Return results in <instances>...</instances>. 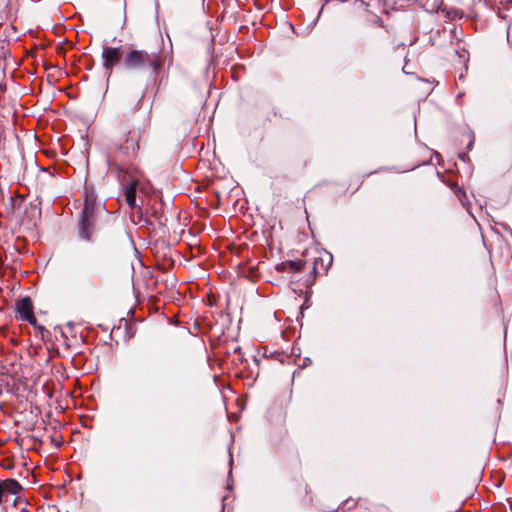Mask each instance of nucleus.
I'll return each mask as SVG.
<instances>
[{"instance_id": "nucleus-1", "label": "nucleus", "mask_w": 512, "mask_h": 512, "mask_svg": "<svg viewBox=\"0 0 512 512\" xmlns=\"http://www.w3.org/2000/svg\"><path fill=\"white\" fill-rule=\"evenodd\" d=\"M123 65L130 70L151 69L153 73H156L163 65V57L159 53L130 49L125 53Z\"/></svg>"}, {"instance_id": "nucleus-3", "label": "nucleus", "mask_w": 512, "mask_h": 512, "mask_svg": "<svg viewBox=\"0 0 512 512\" xmlns=\"http://www.w3.org/2000/svg\"><path fill=\"white\" fill-rule=\"evenodd\" d=\"M22 492V487L14 479H5L0 481V505L10 501L11 496H18Z\"/></svg>"}, {"instance_id": "nucleus-7", "label": "nucleus", "mask_w": 512, "mask_h": 512, "mask_svg": "<svg viewBox=\"0 0 512 512\" xmlns=\"http://www.w3.org/2000/svg\"><path fill=\"white\" fill-rule=\"evenodd\" d=\"M130 132L127 134L125 143L121 144V148L125 150L126 154L135 153L138 144L131 138L129 139Z\"/></svg>"}, {"instance_id": "nucleus-6", "label": "nucleus", "mask_w": 512, "mask_h": 512, "mask_svg": "<svg viewBox=\"0 0 512 512\" xmlns=\"http://www.w3.org/2000/svg\"><path fill=\"white\" fill-rule=\"evenodd\" d=\"M122 56L121 49L118 47H105L102 51L103 66L106 70L111 71L113 67L120 61Z\"/></svg>"}, {"instance_id": "nucleus-4", "label": "nucleus", "mask_w": 512, "mask_h": 512, "mask_svg": "<svg viewBox=\"0 0 512 512\" xmlns=\"http://www.w3.org/2000/svg\"><path fill=\"white\" fill-rule=\"evenodd\" d=\"M17 318L36 325L37 319L34 315L33 304L29 298H23L16 304Z\"/></svg>"}, {"instance_id": "nucleus-5", "label": "nucleus", "mask_w": 512, "mask_h": 512, "mask_svg": "<svg viewBox=\"0 0 512 512\" xmlns=\"http://www.w3.org/2000/svg\"><path fill=\"white\" fill-rule=\"evenodd\" d=\"M144 182H142L139 178H133L124 188V195L126 203L129 207L135 208L137 207L136 203V194L137 192H142L144 190Z\"/></svg>"}, {"instance_id": "nucleus-2", "label": "nucleus", "mask_w": 512, "mask_h": 512, "mask_svg": "<svg viewBox=\"0 0 512 512\" xmlns=\"http://www.w3.org/2000/svg\"><path fill=\"white\" fill-rule=\"evenodd\" d=\"M95 209L96 195L94 194V192L86 191L82 217L79 221L80 237L83 240L89 241L91 239Z\"/></svg>"}, {"instance_id": "nucleus-8", "label": "nucleus", "mask_w": 512, "mask_h": 512, "mask_svg": "<svg viewBox=\"0 0 512 512\" xmlns=\"http://www.w3.org/2000/svg\"><path fill=\"white\" fill-rule=\"evenodd\" d=\"M302 263L300 261L298 262H290V267L294 270V271H300L302 270Z\"/></svg>"}, {"instance_id": "nucleus-10", "label": "nucleus", "mask_w": 512, "mask_h": 512, "mask_svg": "<svg viewBox=\"0 0 512 512\" xmlns=\"http://www.w3.org/2000/svg\"><path fill=\"white\" fill-rule=\"evenodd\" d=\"M314 270L316 272L318 271V262H317V260L314 261Z\"/></svg>"}, {"instance_id": "nucleus-9", "label": "nucleus", "mask_w": 512, "mask_h": 512, "mask_svg": "<svg viewBox=\"0 0 512 512\" xmlns=\"http://www.w3.org/2000/svg\"><path fill=\"white\" fill-rule=\"evenodd\" d=\"M326 258H327L328 263H329V264H331V262H332V256H331L330 254H327V255H326Z\"/></svg>"}]
</instances>
